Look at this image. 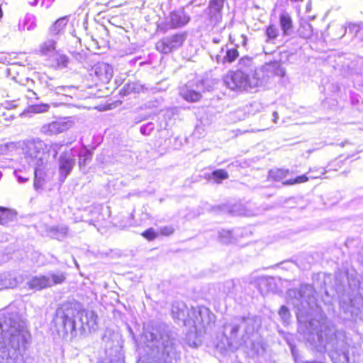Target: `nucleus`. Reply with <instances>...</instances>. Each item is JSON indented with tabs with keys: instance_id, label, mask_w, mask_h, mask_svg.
<instances>
[{
	"instance_id": "nucleus-1",
	"label": "nucleus",
	"mask_w": 363,
	"mask_h": 363,
	"mask_svg": "<svg viewBox=\"0 0 363 363\" xmlns=\"http://www.w3.org/2000/svg\"><path fill=\"white\" fill-rule=\"evenodd\" d=\"M29 338L26 323L17 313H0V363H26L20 351Z\"/></svg>"
},
{
	"instance_id": "nucleus-2",
	"label": "nucleus",
	"mask_w": 363,
	"mask_h": 363,
	"mask_svg": "<svg viewBox=\"0 0 363 363\" xmlns=\"http://www.w3.org/2000/svg\"><path fill=\"white\" fill-rule=\"evenodd\" d=\"M97 319L94 311L82 310L79 303H67L57 310L53 323L59 336L72 340L77 335V329L95 330Z\"/></svg>"
},
{
	"instance_id": "nucleus-3",
	"label": "nucleus",
	"mask_w": 363,
	"mask_h": 363,
	"mask_svg": "<svg viewBox=\"0 0 363 363\" xmlns=\"http://www.w3.org/2000/svg\"><path fill=\"white\" fill-rule=\"evenodd\" d=\"M258 69L252 58L243 57L238 62V69L236 71L228 72L225 76L224 83L233 91L257 92L258 88H249L247 86Z\"/></svg>"
},
{
	"instance_id": "nucleus-4",
	"label": "nucleus",
	"mask_w": 363,
	"mask_h": 363,
	"mask_svg": "<svg viewBox=\"0 0 363 363\" xmlns=\"http://www.w3.org/2000/svg\"><path fill=\"white\" fill-rule=\"evenodd\" d=\"M143 337L150 348L155 347L160 358L164 363H170L175 355V348L172 340L163 325L156 328H145Z\"/></svg>"
},
{
	"instance_id": "nucleus-5",
	"label": "nucleus",
	"mask_w": 363,
	"mask_h": 363,
	"mask_svg": "<svg viewBox=\"0 0 363 363\" xmlns=\"http://www.w3.org/2000/svg\"><path fill=\"white\" fill-rule=\"evenodd\" d=\"M24 157L28 164L32 167H46L49 158L47 145L36 138L26 142Z\"/></svg>"
},
{
	"instance_id": "nucleus-6",
	"label": "nucleus",
	"mask_w": 363,
	"mask_h": 363,
	"mask_svg": "<svg viewBox=\"0 0 363 363\" xmlns=\"http://www.w3.org/2000/svg\"><path fill=\"white\" fill-rule=\"evenodd\" d=\"M285 69L278 62H271L262 65L255 71V75L247 84L249 88L260 89L267 87L272 75L283 77L285 76Z\"/></svg>"
},
{
	"instance_id": "nucleus-7",
	"label": "nucleus",
	"mask_w": 363,
	"mask_h": 363,
	"mask_svg": "<svg viewBox=\"0 0 363 363\" xmlns=\"http://www.w3.org/2000/svg\"><path fill=\"white\" fill-rule=\"evenodd\" d=\"M260 326L259 320L255 317L247 318H234L224 325L223 334L228 341V347L233 345L232 340L237 337L240 328L245 330L246 335H251Z\"/></svg>"
},
{
	"instance_id": "nucleus-8",
	"label": "nucleus",
	"mask_w": 363,
	"mask_h": 363,
	"mask_svg": "<svg viewBox=\"0 0 363 363\" xmlns=\"http://www.w3.org/2000/svg\"><path fill=\"white\" fill-rule=\"evenodd\" d=\"M67 274L60 270L49 272L47 274L33 276L26 282L28 287L34 291H41L62 284L66 280Z\"/></svg>"
},
{
	"instance_id": "nucleus-9",
	"label": "nucleus",
	"mask_w": 363,
	"mask_h": 363,
	"mask_svg": "<svg viewBox=\"0 0 363 363\" xmlns=\"http://www.w3.org/2000/svg\"><path fill=\"white\" fill-rule=\"evenodd\" d=\"M74 148H72L69 150L63 152L59 157L58 166H59V175L60 180L65 182L67 176L72 171L75 165V154L74 153Z\"/></svg>"
},
{
	"instance_id": "nucleus-10",
	"label": "nucleus",
	"mask_w": 363,
	"mask_h": 363,
	"mask_svg": "<svg viewBox=\"0 0 363 363\" xmlns=\"http://www.w3.org/2000/svg\"><path fill=\"white\" fill-rule=\"evenodd\" d=\"M73 125L74 121L71 118H65L43 125L40 128V132L46 135H57L69 130Z\"/></svg>"
},
{
	"instance_id": "nucleus-11",
	"label": "nucleus",
	"mask_w": 363,
	"mask_h": 363,
	"mask_svg": "<svg viewBox=\"0 0 363 363\" xmlns=\"http://www.w3.org/2000/svg\"><path fill=\"white\" fill-rule=\"evenodd\" d=\"M185 38L184 34H176L171 37L165 38L157 43L156 48L162 53H169L173 50L181 47Z\"/></svg>"
},
{
	"instance_id": "nucleus-12",
	"label": "nucleus",
	"mask_w": 363,
	"mask_h": 363,
	"mask_svg": "<svg viewBox=\"0 0 363 363\" xmlns=\"http://www.w3.org/2000/svg\"><path fill=\"white\" fill-rule=\"evenodd\" d=\"M189 21V17L184 13V10L179 9L170 13L167 23L172 28H179L185 26Z\"/></svg>"
},
{
	"instance_id": "nucleus-13",
	"label": "nucleus",
	"mask_w": 363,
	"mask_h": 363,
	"mask_svg": "<svg viewBox=\"0 0 363 363\" xmlns=\"http://www.w3.org/2000/svg\"><path fill=\"white\" fill-rule=\"evenodd\" d=\"M42 91L45 96H52L54 95L65 96L66 86L57 85L52 79L41 81Z\"/></svg>"
},
{
	"instance_id": "nucleus-14",
	"label": "nucleus",
	"mask_w": 363,
	"mask_h": 363,
	"mask_svg": "<svg viewBox=\"0 0 363 363\" xmlns=\"http://www.w3.org/2000/svg\"><path fill=\"white\" fill-rule=\"evenodd\" d=\"M224 0H211L208 9L210 21L213 26L216 25L221 19V10L223 7Z\"/></svg>"
},
{
	"instance_id": "nucleus-15",
	"label": "nucleus",
	"mask_w": 363,
	"mask_h": 363,
	"mask_svg": "<svg viewBox=\"0 0 363 363\" xmlns=\"http://www.w3.org/2000/svg\"><path fill=\"white\" fill-rule=\"evenodd\" d=\"M96 75L103 82H108L111 80L113 75L112 67L105 62H101L94 67Z\"/></svg>"
},
{
	"instance_id": "nucleus-16",
	"label": "nucleus",
	"mask_w": 363,
	"mask_h": 363,
	"mask_svg": "<svg viewBox=\"0 0 363 363\" xmlns=\"http://www.w3.org/2000/svg\"><path fill=\"white\" fill-rule=\"evenodd\" d=\"M34 188L35 190H41L45 184V167H34Z\"/></svg>"
},
{
	"instance_id": "nucleus-17",
	"label": "nucleus",
	"mask_w": 363,
	"mask_h": 363,
	"mask_svg": "<svg viewBox=\"0 0 363 363\" xmlns=\"http://www.w3.org/2000/svg\"><path fill=\"white\" fill-rule=\"evenodd\" d=\"M69 229L65 225L52 226L47 230L49 235L54 239L62 240L67 235Z\"/></svg>"
},
{
	"instance_id": "nucleus-18",
	"label": "nucleus",
	"mask_w": 363,
	"mask_h": 363,
	"mask_svg": "<svg viewBox=\"0 0 363 363\" xmlns=\"http://www.w3.org/2000/svg\"><path fill=\"white\" fill-rule=\"evenodd\" d=\"M172 312L174 318L184 321L187 314V308L183 302H177L172 305Z\"/></svg>"
},
{
	"instance_id": "nucleus-19",
	"label": "nucleus",
	"mask_w": 363,
	"mask_h": 363,
	"mask_svg": "<svg viewBox=\"0 0 363 363\" xmlns=\"http://www.w3.org/2000/svg\"><path fill=\"white\" fill-rule=\"evenodd\" d=\"M74 153L75 155H77L79 157L78 164L80 168L85 167L86 165V162L90 161L92 157L91 152L86 147H81L79 150L74 148Z\"/></svg>"
},
{
	"instance_id": "nucleus-20",
	"label": "nucleus",
	"mask_w": 363,
	"mask_h": 363,
	"mask_svg": "<svg viewBox=\"0 0 363 363\" xmlns=\"http://www.w3.org/2000/svg\"><path fill=\"white\" fill-rule=\"evenodd\" d=\"M16 278L13 277L10 274H0V290L5 289H13L17 286Z\"/></svg>"
},
{
	"instance_id": "nucleus-21",
	"label": "nucleus",
	"mask_w": 363,
	"mask_h": 363,
	"mask_svg": "<svg viewBox=\"0 0 363 363\" xmlns=\"http://www.w3.org/2000/svg\"><path fill=\"white\" fill-rule=\"evenodd\" d=\"M56 42L53 40H48L40 45L39 51L41 55L51 56L55 51Z\"/></svg>"
},
{
	"instance_id": "nucleus-22",
	"label": "nucleus",
	"mask_w": 363,
	"mask_h": 363,
	"mask_svg": "<svg viewBox=\"0 0 363 363\" xmlns=\"http://www.w3.org/2000/svg\"><path fill=\"white\" fill-rule=\"evenodd\" d=\"M68 20L67 17H62L57 19L50 28V33L52 35L60 34L67 24Z\"/></svg>"
},
{
	"instance_id": "nucleus-23",
	"label": "nucleus",
	"mask_w": 363,
	"mask_h": 363,
	"mask_svg": "<svg viewBox=\"0 0 363 363\" xmlns=\"http://www.w3.org/2000/svg\"><path fill=\"white\" fill-rule=\"evenodd\" d=\"M181 96L187 101L194 102L201 98V94L194 91L183 88L180 90Z\"/></svg>"
},
{
	"instance_id": "nucleus-24",
	"label": "nucleus",
	"mask_w": 363,
	"mask_h": 363,
	"mask_svg": "<svg viewBox=\"0 0 363 363\" xmlns=\"http://www.w3.org/2000/svg\"><path fill=\"white\" fill-rule=\"evenodd\" d=\"M36 28V22L35 18L32 15L26 16L23 22L19 24L21 30H33Z\"/></svg>"
},
{
	"instance_id": "nucleus-25",
	"label": "nucleus",
	"mask_w": 363,
	"mask_h": 363,
	"mask_svg": "<svg viewBox=\"0 0 363 363\" xmlns=\"http://www.w3.org/2000/svg\"><path fill=\"white\" fill-rule=\"evenodd\" d=\"M280 25L284 34L289 35L292 28V20L288 13H284L280 16Z\"/></svg>"
},
{
	"instance_id": "nucleus-26",
	"label": "nucleus",
	"mask_w": 363,
	"mask_h": 363,
	"mask_svg": "<svg viewBox=\"0 0 363 363\" xmlns=\"http://www.w3.org/2000/svg\"><path fill=\"white\" fill-rule=\"evenodd\" d=\"M301 27L299 30L300 35L303 38H310L313 35V28L312 26L308 23H302Z\"/></svg>"
},
{
	"instance_id": "nucleus-27",
	"label": "nucleus",
	"mask_w": 363,
	"mask_h": 363,
	"mask_svg": "<svg viewBox=\"0 0 363 363\" xmlns=\"http://www.w3.org/2000/svg\"><path fill=\"white\" fill-rule=\"evenodd\" d=\"M13 213L6 208H1L0 224L6 225L13 219Z\"/></svg>"
},
{
	"instance_id": "nucleus-28",
	"label": "nucleus",
	"mask_w": 363,
	"mask_h": 363,
	"mask_svg": "<svg viewBox=\"0 0 363 363\" xmlns=\"http://www.w3.org/2000/svg\"><path fill=\"white\" fill-rule=\"evenodd\" d=\"M228 178V172L223 169L216 170L213 172L211 179L217 183Z\"/></svg>"
},
{
	"instance_id": "nucleus-29",
	"label": "nucleus",
	"mask_w": 363,
	"mask_h": 363,
	"mask_svg": "<svg viewBox=\"0 0 363 363\" xmlns=\"http://www.w3.org/2000/svg\"><path fill=\"white\" fill-rule=\"evenodd\" d=\"M308 179H309V177H307L306 175L303 174L301 176H298L295 179H291L286 180V182H284V184L292 185V184H301V183L306 182L307 181H308Z\"/></svg>"
},
{
	"instance_id": "nucleus-30",
	"label": "nucleus",
	"mask_w": 363,
	"mask_h": 363,
	"mask_svg": "<svg viewBox=\"0 0 363 363\" xmlns=\"http://www.w3.org/2000/svg\"><path fill=\"white\" fill-rule=\"evenodd\" d=\"M238 57V52L236 49H230L226 52L225 56L223 57L224 62H232Z\"/></svg>"
},
{
	"instance_id": "nucleus-31",
	"label": "nucleus",
	"mask_w": 363,
	"mask_h": 363,
	"mask_svg": "<svg viewBox=\"0 0 363 363\" xmlns=\"http://www.w3.org/2000/svg\"><path fill=\"white\" fill-rule=\"evenodd\" d=\"M287 174V171L284 169H275L269 172V177L275 180H279L284 177Z\"/></svg>"
},
{
	"instance_id": "nucleus-32",
	"label": "nucleus",
	"mask_w": 363,
	"mask_h": 363,
	"mask_svg": "<svg viewBox=\"0 0 363 363\" xmlns=\"http://www.w3.org/2000/svg\"><path fill=\"white\" fill-rule=\"evenodd\" d=\"M142 235L148 240H153L157 237V233L150 228L142 233Z\"/></svg>"
},
{
	"instance_id": "nucleus-33",
	"label": "nucleus",
	"mask_w": 363,
	"mask_h": 363,
	"mask_svg": "<svg viewBox=\"0 0 363 363\" xmlns=\"http://www.w3.org/2000/svg\"><path fill=\"white\" fill-rule=\"evenodd\" d=\"M50 105L48 104H42L32 106V111L35 113H43L48 111Z\"/></svg>"
},
{
	"instance_id": "nucleus-34",
	"label": "nucleus",
	"mask_w": 363,
	"mask_h": 363,
	"mask_svg": "<svg viewBox=\"0 0 363 363\" xmlns=\"http://www.w3.org/2000/svg\"><path fill=\"white\" fill-rule=\"evenodd\" d=\"M133 86H135V82L125 84L120 91L121 94L129 95L133 93Z\"/></svg>"
},
{
	"instance_id": "nucleus-35",
	"label": "nucleus",
	"mask_w": 363,
	"mask_h": 363,
	"mask_svg": "<svg viewBox=\"0 0 363 363\" xmlns=\"http://www.w3.org/2000/svg\"><path fill=\"white\" fill-rule=\"evenodd\" d=\"M232 233L229 230H223L220 233V238L224 243H229L231 242Z\"/></svg>"
},
{
	"instance_id": "nucleus-36",
	"label": "nucleus",
	"mask_w": 363,
	"mask_h": 363,
	"mask_svg": "<svg viewBox=\"0 0 363 363\" xmlns=\"http://www.w3.org/2000/svg\"><path fill=\"white\" fill-rule=\"evenodd\" d=\"M16 177L19 183H24L29 179L30 175H26L22 171L16 170L14 172Z\"/></svg>"
},
{
	"instance_id": "nucleus-37",
	"label": "nucleus",
	"mask_w": 363,
	"mask_h": 363,
	"mask_svg": "<svg viewBox=\"0 0 363 363\" xmlns=\"http://www.w3.org/2000/svg\"><path fill=\"white\" fill-rule=\"evenodd\" d=\"M154 128V124L152 123H148L141 126L140 133L143 135H149Z\"/></svg>"
},
{
	"instance_id": "nucleus-38",
	"label": "nucleus",
	"mask_w": 363,
	"mask_h": 363,
	"mask_svg": "<svg viewBox=\"0 0 363 363\" xmlns=\"http://www.w3.org/2000/svg\"><path fill=\"white\" fill-rule=\"evenodd\" d=\"M57 65L62 67H67L69 62V58L65 55H59L57 57Z\"/></svg>"
},
{
	"instance_id": "nucleus-39",
	"label": "nucleus",
	"mask_w": 363,
	"mask_h": 363,
	"mask_svg": "<svg viewBox=\"0 0 363 363\" xmlns=\"http://www.w3.org/2000/svg\"><path fill=\"white\" fill-rule=\"evenodd\" d=\"M267 35L269 38H275L278 35V30L274 26H269L267 29Z\"/></svg>"
},
{
	"instance_id": "nucleus-40",
	"label": "nucleus",
	"mask_w": 363,
	"mask_h": 363,
	"mask_svg": "<svg viewBox=\"0 0 363 363\" xmlns=\"http://www.w3.org/2000/svg\"><path fill=\"white\" fill-rule=\"evenodd\" d=\"M4 106L6 108L11 109L16 107L18 106V101L16 99L13 100H6L3 104Z\"/></svg>"
},
{
	"instance_id": "nucleus-41",
	"label": "nucleus",
	"mask_w": 363,
	"mask_h": 363,
	"mask_svg": "<svg viewBox=\"0 0 363 363\" xmlns=\"http://www.w3.org/2000/svg\"><path fill=\"white\" fill-rule=\"evenodd\" d=\"M12 143H0V156L5 155L9 150L10 146H12Z\"/></svg>"
},
{
	"instance_id": "nucleus-42",
	"label": "nucleus",
	"mask_w": 363,
	"mask_h": 363,
	"mask_svg": "<svg viewBox=\"0 0 363 363\" xmlns=\"http://www.w3.org/2000/svg\"><path fill=\"white\" fill-rule=\"evenodd\" d=\"M174 229L171 226H165L160 228V233L164 235H169L172 234Z\"/></svg>"
},
{
	"instance_id": "nucleus-43",
	"label": "nucleus",
	"mask_w": 363,
	"mask_h": 363,
	"mask_svg": "<svg viewBox=\"0 0 363 363\" xmlns=\"http://www.w3.org/2000/svg\"><path fill=\"white\" fill-rule=\"evenodd\" d=\"M77 89L74 86H66L65 91V96H72V94H74Z\"/></svg>"
},
{
	"instance_id": "nucleus-44",
	"label": "nucleus",
	"mask_w": 363,
	"mask_h": 363,
	"mask_svg": "<svg viewBox=\"0 0 363 363\" xmlns=\"http://www.w3.org/2000/svg\"><path fill=\"white\" fill-rule=\"evenodd\" d=\"M279 313L280 316H281L282 318L285 320H286L289 317V311L285 306L281 307V308L279 311Z\"/></svg>"
},
{
	"instance_id": "nucleus-45",
	"label": "nucleus",
	"mask_w": 363,
	"mask_h": 363,
	"mask_svg": "<svg viewBox=\"0 0 363 363\" xmlns=\"http://www.w3.org/2000/svg\"><path fill=\"white\" fill-rule=\"evenodd\" d=\"M144 89V86L140 84L135 82V86H133V93H140L143 91Z\"/></svg>"
},
{
	"instance_id": "nucleus-46",
	"label": "nucleus",
	"mask_w": 363,
	"mask_h": 363,
	"mask_svg": "<svg viewBox=\"0 0 363 363\" xmlns=\"http://www.w3.org/2000/svg\"><path fill=\"white\" fill-rule=\"evenodd\" d=\"M62 145L60 144H54L52 146V150L54 152V157H56V155L58 153L59 150L62 147Z\"/></svg>"
},
{
	"instance_id": "nucleus-47",
	"label": "nucleus",
	"mask_w": 363,
	"mask_h": 363,
	"mask_svg": "<svg viewBox=\"0 0 363 363\" xmlns=\"http://www.w3.org/2000/svg\"><path fill=\"white\" fill-rule=\"evenodd\" d=\"M359 26L355 25V24H350L349 27H348V29L350 30V31L355 32V33H357L359 31Z\"/></svg>"
},
{
	"instance_id": "nucleus-48",
	"label": "nucleus",
	"mask_w": 363,
	"mask_h": 363,
	"mask_svg": "<svg viewBox=\"0 0 363 363\" xmlns=\"http://www.w3.org/2000/svg\"><path fill=\"white\" fill-rule=\"evenodd\" d=\"M273 117H274L273 121L274 123H277V119H278V113H277V112L275 111V112L273 113Z\"/></svg>"
},
{
	"instance_id": "nucleus-49",
	"label": "nucleus",
	"mask_w": 363,
	"mask_h": 363,
	"mask_svg": "<svg viewBox=\"0 0 363 363\" xmlns=\"http://www.w3.org/2000/svg\"><path fill=\"white\" fill-rule=\"evenodd\" d=\"M2 16H3V12H2L1 8L0 7V19L2 18Z\"/></svg>"
},
{
	"instance_id": "nucleus-50",
	"label": "nucleus",
	"mask_w": 363,
	"mask_h": 363,
	"mask_svg": "<svg viewBox=\"0 0 363 363\" xmlns=\"http://www.w3.org/2000/svg\"><path fill=\"white\" fill-rule=\"evenodd\" d=\"M30 92H31L32 95H33V96L36 95V94L34 91H31Z\"/></svg>"
},
{
	"instance_id": "nucleus-51",
	"label": "nucleus",
	"mask_w": 363,
	"mask_h": 363,
	"mask_svg": "<svg viewBox=\"0 0 363 363\" xmlns=\"http://www.w3.org/2000/svg\"><path fill=\"white\" fill-rule=\"evenodd\" d=\"M352 284H353L354 286H356V284H355V283L352 284V283H350V286H352Z\"/></svg>"
},
{
	"instance_id": "nucleus-52",
	"label": "nucleus",
	"mask_w": 363,
	"mask_h": 363,
	"mask_svg": "<svg viewBox=\"0 0 363 363\" xmlns=\"http://www.w3.org/2000/svg\"><path fill=\"white\" fill-rule=\"evenodd\" d=\"M84 322H86V320L85 319L84 317Z\"/></svg>"
},
{
	"instance_id": "nucleus-53",
	"label": "nucleus",
	"mask_w": 363,
	"mask_h": 363,
	"mask_svg": "<svg viewBox=\"0 0 363 363\" xmlns=\"http://www.w3.org/2000/svg\"><path fill=\"white\" fill-rule=\"evenodd\" d=\"M311 178L315 179L316 177H310Z\"/></svg>"
},
{
	"instance_id": "nucleus-54",
	"label": "nucleus",
	"mask_w": 363,
	"mask_h": 363,
	"mask_svg": "<svg viewBox=\"0 0 363 363\" xmlns=\"http://www.w3.org/2000/svg\"><path fill=\"white\" fill-rule=\"evenodd\" d=\"M1 61H2V59H0V62H1Z\"/></svg>"
}]
</instances>
